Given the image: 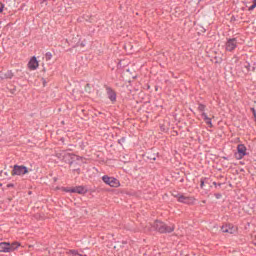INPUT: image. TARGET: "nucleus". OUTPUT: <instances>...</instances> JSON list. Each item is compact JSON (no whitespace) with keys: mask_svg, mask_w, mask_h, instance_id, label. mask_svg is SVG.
Wrapping results in <instances>:
<instances>
[{"mask_svg":"<svg viewBox=\"0 0 256 256\" xmlns=\"http://www.w3.org/2000/svg\"><path fill=\"white\" fill-rule=\"evenodd\" d=\"M38 67H39V61H37V58L34 56L28 62V68L31 71H35V69H37Z\"/></svg>","mask_w":256,"mask_h":256,"instance_id":"1a4fd4ad","label":"nucleus"},{"mask_svg":"<svg viewBox=\"0 0 256 256\" xmlns=\"http://www.w3.org/2000/svg\"><path fill=\"white\" fill-rule=\"evenodd\" d=\"M70 253H71L72 256H83V255L79 254V253H78L77 251H75V250H71Z\"/></svg>","mask_w":256,"mask_h":256,"instance_id":"2eb2a0df","label":"nucleus"},{"mask_svg":"<svg viewBox=\"0 0 256 256\" xmlns=\"http://www.w3.org/2000/svg\"><path fill=\"white\" fill-rule=\"evenodd\" d=\"M198 111H201V112L205 111V105L199 104Z\"/></svg>","mask_w":256,"mask_h":256,"instance_id":"dca6fc26","label":"nucleus"},{"mask_svg":"<svg viewBox=\"0 0 256 256\" xmlns=\"http://www.w3.org/2000/svg\"><path fill=\"white\" fill-rule=\"evenodd\" d=\"M108 93V98L110 99V101H115L117 99V95L115 94V92L111 89L107 90Z\"/></svg>","mask_w":256,"mask_h":256,"instance_id":"ddd939ff","label":"nucleus"},{"mask_svg":"<svg viewBox=\"0 0 256 256\" xmlns=\"http://www.w3.org/2000/svg\"><path fill=\"white\" fill-rule=\"evenodd\" d=\"M153 228L159 233H173L175 231V225L166 226L165 223L156 221Z\"/></svg>","mask_w":256,"mask_h":256,"instance_id":"f03ea898","label":"nucleus"},{"mask_svg":"<svg viewBox=\"0 0 256 256\" xmlns=\"http://www.w3.org/2000/svg\"><path fill=\"white\" fill-rule=\"evenodd\" d=\"M21 247V244L19 242L14 243H7V242H1L0 243V253H11L12 251H15L16 249H19Z\"/></svg>","mask_w":256,"mask_h":256,"instance_id":"f257e3e1","label":"nucleus"},{"mask_svg":"<svg viewBox=\"0 0 256 256\" xmlns=\"http://www.w3.org/2000/svg\"><path fill=\"white\" fill-rule=\"evenodd\" d=\"M0 79H13V72L12 71H0Z\"/></svg>","mask_w":256,"mask_h":256,"instance_id":"f8f14e48","label":"nucleus"},{"mask_svg":"<svg viewBox=\"0 0 256 256\" xmlns=\"http://www.w3.org/2000/svg\"><path fill=\"white\" fill-rule=\"evenodd\" d=\"M29 168H27L26 166L23 165H15L13 167V170L11 172V175L15 176L18 175L19 177H23V175H27V173H29Z\"/></svg>","mask_w":256,"mask_h":256,"instance_id":"7ed1b4c3","label":"nucleus"},{"mask_svg":"<svg viewBox=\"0 0 256 256\" xmlns=\"http://www.w3.org/2000/svg\"><path fill=\"white\" fill-rule=\"evenodd\" d=\"M237 48V39H229L226 42V51H234Z\"/></svg>","mask_w":256,"mask_h":256,"instance_id":"0eeeda50","label":"nucleus"},{"mask_svg":"<svg viewBox=\"0 0 256 256\" xmlns=\"http://www.w3.org/2000/svg\"><path fill=\"white\" fill-rule=\"evenodd\" d=\"M205 185V180H201V184H200V187L203 188Z\"/></svg>","mask_w":256,"mask_h":256,"instance_id":"6ab92c4d","label":"nucleus"},{"mask_svg":"<svg viewBox=\"0 0 256 256\" xmlns=\"http://www.w3.org/2000/svg\"><path fill=\"white\" fill-rule=\"evenodd\" d=\"M66 191H69L70 193H78V195H85V193H87L86 188L83 186L74 187Z\"/></svg>","mask_w":256,"mask_h":256,"instance_id":"9d476101","label":"nucleus"},{"mask_svg":"<svg viewBox=\"0 0 256 256\" xmlns=\"http://www.w3.org/2000/svg\"><path fill=\"white\" fill-rule=\"evenodd\" d=\"M102 180L106 183V185H109L110 187H119L120 185L119 180H117V178L103 176Z\"/></svg>","mask_w":256,"mask_h":256,"instance_id":"39448f33","label":"nucleus"},{"mask_svg":"<svg viewBox=\"0 0 256 256\" xmlns=\"http://www.w3.org/2000/svg\"><path fill=\"white\" fill-rule=\"evenodd\" d=\"M175 197L178 199L179 203H186V205H193L195 203V198L185 196L183 194H177Z\"/></svg>","mask_w":256,"mask_h":256,"instance_id":"20e7f679","label":"nucleus"},{"mask_svg":"<svg viewBox=\"0 0 256 256\" xmlns=\"http://www.w3.org/2000/svg\"><path fill=\"white\" fill-rule=\"evenodd\" d=\"M251 67V65H249V64H246L245 65V68H246V70H247V73H249V68Z\"/></svg>","mask_w":256,"mask_h":256,"instance_id":"a211bd4d","label":"nucleus"},{"mask_svg":"<svg viewBox=\"0 0 256 256\" xmlns=\"http://www.w3.org/2000/svg\"><path fill=\"white\" fill-rule=\"evenodd\" d=\"M213 117H215V116H213V115L208 116L207 113L202 112V119H203V120L205 121V123H206L207 125H209L210 127H213V123H211V119H213Z\"/></svg>","mask_w":256,"mask_h":256,"instance_id":"9b49d317","label":"nucleus"},{"mask_svg":"<svg viewBox=\"0 0 256 256\" xmlns=\"http://www.w3.org/2000/svg\"><path fill=\"white\" fill-rule=\"evenodd\" d=\"M4 9H5V4L0 2V13H3Z\"/></svg>","mask_w":256,"mask_h":256,"instance_id":"f3484780","label":"nucleus"},{"mask_svg":"<svg viewBox=\"0 0 256 256\" xmlns=\"http://www.w3.org/2000/svg\"><path fill=\"white\" fill-rule=\"evenodd\" d=\"M221 230L222 233H229L230 235H233V233H237V227H235L233 224H226L222 226Z\"/></svg>","mask_w":256,"mask_h":256,"instance_id":"423d86ee","label":"nucleus"},{"mask_svg":"<svg viewBox=\"0 0 256 256\" xmlns=\"http://www.w3.org/2000/svg\"><path fill=\"white\" fill-rule=\"evenodd\" d=\"M237 151L239 159H243V157L247 155V147H245L243 144L237 146Z\"/></svg>","mask_w":256,"mask_h":256,"instance_id":"6e6552de","label":"nucleus"},{"mask_svg":"<svg viewBox=\"0 0 256 256\" xmlns=\"http://www.w3.org/2000/svg\"><path fill=\"white\" fill-rule=\"evenodd\" d=\"M256 8V0L253 1V4L248 8V11H253Z\"/></svg>","mask_w":256,"mask_h":256,"instance_id":"4468645a","label":"nucleus"},{"mask_svg":"<svg viewBox=\"0 0 256 256\" xmlns=\"http://www.w3.org/2000/svg\"><path fill=\"white\" fill-rule=\"evenodd\" d=\"M7 187H13V184H8Z\"/></svg>","mask_w":256,"mask_h":256,"instance_id":"aec40b11","label":"nucleus"}]
</instances>
